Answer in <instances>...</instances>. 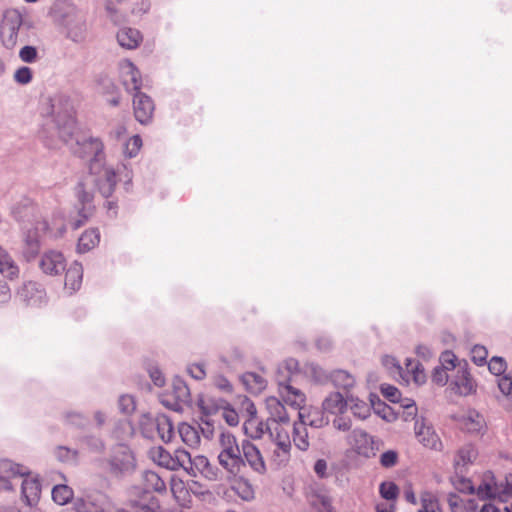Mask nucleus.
<instances>
[{"mask_svg":"<svg viewBox=\"0 0 512 512\" xmlns=\"http://www.w3.org/2000/svg\"><path fill=\"white\" fill-rule=\"evenodd\" d=\"M50 113L58 137L80 158L103 159L104 145L97 137L86 136L76 129L73 104L69 96L57 94L50 99Z\"/></svg>","mask_w":512,"mask_h":512,"instance_id":"1","label":"nucleus"},{"mask_svg":"<svg viewBox=\"0 0 512 512\" xmlns=\"http://www.w3.org/2000/svg\"><path fill=\"white\" fill-rule=\"evenodd\" d=\"M11 214L16 221L22 224L24 231L23 256L27 261L33 260L40 250V237L48 232V223L39 215L37 206L29 198L16 203Z\"/></svg>","mask_w":512,"mask_h":512,"instance_id":"2","label":"nucleus"},{"mask_svg":"<svg viewBox=\"0 0 512 512\" xmlns=\"http://www.w3.org/2000/svg\"><path fill=\"white\" fill-rule=\"evenodd\" d=\"M89 170L99 193L105 198L113 194L117 182H123L126 191L131 188L133 176L128 164L122 163L113 168L106 164L105 157L101 160L97 158L90 160Z\"/></svg>","mask_w":512,"mask_h":512,"instance_id":"3","label":"nucleus"},{"mask_svg":"<svg viewBox=\"0 0 512 512\" xmlns=\"http://www.w3.org/2000/svg\"><path fill=\"white\" fill-rule=\"evenodd\" d=\"M55 17L66 30V36L75 43L85 40L87 27L83 13L71 2L59 1L53 7Z\"/></svg>","mask_w":512,"mask_h":512,"instance_id":"4","label":"nucleus"},{"mask_svg":"<svg viewBox=\"0 0 512 512\" xmlns=\"http://www.w3.org/2000/svg\"><path fill=\"white\" fill-rule=\"evenodd\" d=\"M220 452L218 454L219 464L232 475H237L245 467L242 457L241 445L236 437L229 431H223L219 435Z\"/></svg>","mask_w":512,"mask_h":512,"instance_id":"5","label":"nucleus"},{"mask_svg":"<svg viewBox=\"0 0 512 512\" xmlns=\"http://www.w3.org/2000/svg\"><path fill=\"white\" fill-rule=\"evenodd\" d=\"M456 488L462 493H476L480 499L496 498L497 495H500V486L496 483L495 477L490 471L484 474L482 482L477 488L474 487L471 480L465 478L457 481Z\"/></svg>","mask_w":512,"mask_h":512,"instance_id":"6","label":"nucleus"},{"mask_svg":"<svg viewBox=\"0 0 512 512\" xmlns=\"http://www.w3.org/2000/svg\"><path fill=\"white\" fill-rule=\"evenodd\" d=\"M76 194L78 201L75 206L76 215H71L69 219V225L74 230L83 226L94 212L93 195L84 189L82 183L76 186Z\"/></svg>","mask_w":512,"mask_h":512,"instance_id":"7","label":"nucleus"},{"mask_svg":"<svg viewBox=\"0 0 512 512\" xmlns=\"http://www.w3.org/2000/svg\"><path fill=\"white\" fill-rule=\"evenodd\" d=\"M186 457L184 458L183 468L189 475L196 477L198 474L203 475L208 480H216L218 478L217 468L212 466L207 457L204 455L192 456L188 451L184 450Z\"/></svg>","mask_w":512,"mask_h":512,"instance_id":"8","label":"nucleus"},{"mask_svg":"<svg viewBox=\"0 0 512 512\" xmlns=\"http://www.w3.org/2000/svg\"><path fill=\"white\" fill-rule=\"evenodd\" d=\"M109 466L111 473L116 476L131 473L135 469V458L130 448L123 444L115 446Z\"/></svg>","mask_w":512,"mask_h":512,"instance_id":"9","label":"nucleus"},{"mask_svg":"<svg viewBox=\"0 0 512 512\" xmlns=\"http://www.w3.org/2000/svg\"><path fill=\"white\" fill-rule=\"evenodd\" d=\"M109 500L105 494L94 493L76 499L72 509L61 512H109Z\"/></svg>","mask_w":512,"mask_h":512,"instance_id":"10","label":"nucleus"},{"mask_svg":"<svg viewBox=\"0 0 512 512\" xmlns=\"http://www.w3.org/2000/svg\"><path fill=\"white\" fill-rule=\"evenodd\" d=\"M150 459L157 465L164 467L168 470L175 471L181 468L186 455L184 449L175 450L174 455H171L166 449L161 446L152 447L149 450Z\"/></svg>","mask_w":512,"mask_h":512,"instance_id":"11","label":"nucleus"},{"mask_svg":"<svg viewBox=\"0 0 512 512\" xmlns=\"http://www.w3.org/2000/svg\"><path fill=\"white\" fill-rule=\"evenodd\" d=\"M347 442L358 455L366 458L374 456L377 450L374 438L362 429L352 430Z\"/></svg>","mask_w":512,"mask_h":512,"instance_id":"12","label":"nucleus"},{"mask_svg":"<svg viewBox=\"0 0 512 512\" xmlns=\"http://www.w3.org/2000/svg\"><path fill=\"white\" fill-rule=\"evenodd\" d=\"M415 436L418 441L426 448L439 451L442 448V442L435 432L434 428L427 424L424 418L416 419L414 425Z\"/></svg>","mask_w":512,"mask_h":512,"instance_id":"13","label":"nucleus"},{"mask_svg":"<svg viewBox=\"0 0 512 512\" xmlns=\"http://www.w3.org/2000/svg\"><path fill=\"white\" fill-rule=\"evenodd\" d=\"M18 296L26 305L38 307L45 302L46 292L40 284L29 281L23 284Z\"/></svg>","mask_w":512,"mask_h":512,"instance_id":"14","label":"nucleus"},{"mask_svg":"<svg viewBox=\"0 0 512 512\" xmlns=\"http://www.w3.org/2000/svg\"><path fill=\"white\" fill-rule=\"evenodd\" d=\"M241 449L245 464L247 463L256 473L264 474L266 472V465L257 446L249 440H243Z\"/></svg>","mask_w":512,"mask_h":512,"instance_id":"15","label":"nucleus"},{"mask_svg":"<svg viewBox=\"0 0 512 512\" xmlns=\"http://www.w3.org/2000/svg\"><path fill=\"white\" fill-rule=\"evenodd\" d=\"M39 267L47 275H58L65 270L66 260L61 252L50 250L42 255Z\"/></svg>","mask_w":512,"mask_h":512,"instance_id":"16","label":"nucleus"},{"mask_svg":"<svg viewBox=\"0 0 512 512\" xmlns=\"http://www.w3.org/2000/svg\"><path fill=\"white\" fill-rule=\"evenodd\" d=\"M133 108L136 120L141 124L150 122L154 112V103L150 96L138 91L134 94Z\"/></svg>","mask_w":512,"mask_h":512,"instance_id":"17","label":"nucleus"},{"mask_svg":"<svg viewBox=\"0 0 512 512\" xmlns=\"http://www.w3.org/2000/svg\"><path fill=\"white\" fill-rule=\"evenodd\" d=\"M120 71L123 85L129 92L140 91L142 79L137 67L129 60H124L120 64Z\"/></svg>","mask_w":512,"mask_h":512,"instance_id":"18","label":"nucleus"},{"mask_svg":"<svg viewBox=\"0 0 512 512\" xmlns=\"http://www.w3.org/2000/svg\"><path fill=\"white\" fill-rule=\"evenodd\" d=\"M453 390L459 395H469L475 390V383L466 368V365H458L456 374L451 377Z\"/></svg>","mask_w":512,"mask_h":512,"instance_id":"19","label":"nucleus"},{"mask_svg":"<svg viewBox=\"0 0 512 512\" xmlns=\"http://www.w3.org/2000/svg\"><path fill=\"white\" fill-rule=\"evenodd\" d=\"M299 372V363L294 358H288L278 365L276 371V382L278 384V388H283L284 386H292L291 382L293 377H295Z\"/></svg>","mask_w":512,"mask_h":512,"instance_id":"20","label":"nucleus"},{"mask_svg":"<svg viewBox=\"0 0 512 512\" xmlns=\"http://www.w3.org/2000/svg\"><path fill=\"white\" fill-rule=\"evenodd\" d=\"M266 409L268 411V418L266 422H274L276 424H286L289 426L290 416L284 404L276 397H269L266 399Z\"/></svg>","mask_w":512,"mask_h":512,"instance_id":"21","label":"nucleus"},{"mask_svg":"<svg viewBox=\"0 0 512 512\" xmlns=\"http://www.w3.org/2000/svg\"><path fill=\"white\" fill-rule=\"evenodd\" d=\"M29 469L21 464L11 460L4 459L0 461V481L5 483L7 489H12V485L8 484L6 479L10 477H23L29 475Z\"/></svg>","mask_w":512,"mask_h":512,"instance_id":"22","label":"nucleus"},{"mask_svg":"<svg viewBox=\"0 0 512 512\" xmlns=\"http://www.w3.org/2000/svg\"><path fill=\"white\" fill-rule=\"evenodd\" d=\"M41 494V486L36 478H25L21 484L22 501L29 507H34Z\"/></svg>","mask_w":512,"mask_h":512,"instance_id":"23","label":"nucleus"},{"mask_svg":"<svg viewBox=\"0 0 512 512\" xmlns=\"http://www.w3.org/2000/svg\"><path fill=\"white\" fill-rule=\"evenodd\" d=\"M299 421L293 424V443L296 448L301 451H307L309 449V440L307 432V422L304 420V414L298 412Z\"/></svg>","mask_w":512,"mask_h":512,"instance_id":"24","label":"nucleus"},{"mask_svg":"<svg viewBox=\"0 0 512 512\" xmlns=\"http://www.w3.org/2000/svg\"><path fill=\"white\" fill-rule=\"evenodd\" d=\"M348 407L347 398L340 392H332L322 402V408L325 412H328L333 415H341L343 414Z\"/></svg>","mask_w":512,"mask_h":512,"instance_id":"25","label":"nucleus"},{"mask_svg":"<svg viewBox=\"0 0 512 512\" xmlns=\"http://www.w3.org/2000/svg\"><path fill=\"white\" fill-rule=\"evenodd\" d=\"M82 278V265L78 262L72 263L65 274V289L68 290L70 294L74 293L81 287Z\"/></svg>","mask_w":512,"mask_h":512,"instance_id":"26","label":"nucleus"},{"mask_svg":"<svg viewBox=\"0 0 512 512\" xmlns=\"http://www.w3.org/2000/svg\"><path fill=\"white\" fill-rule=\"evenodd\" d=\"M279 393L282 400L294 409H301L306 401L305 394L294 386H284Z\"/></svg>","mask_w":512,"mask_h":512,"instance_id":"27","label":"nucleus"},{"mask_svg":"<svg viewBox=\"0 0 512 512\" xmlns=\"http://www.w3.org/2000/svg\"><path fill=\"white\" fill-rule=\"evenodd\" d=\"M19 267L11 255L0 246V273L9 280H14L19 276Z\"/></svg>","mask_w":512,"mask_h":512,"instance_id":"28","label":"nucleus"},{"mask_svg":"<svg viewBox=\"0 0 512 512\" xmlns=\"http://www.w3.org/2000/svg\"><path fill=\"white\" fill-rule=\"evenodd\" d=\"M142 40L141 33L137 29L122 28L117 33L118 43L127 49L136 48Z\"/></svg>","mask_w":512,"mask_h":512,"instance_id":"29","label":"nucleus"},{"mask_svg":"<svg viewBox=\"0 0 512 512\" xmlns=\"http://www.w3.org/2000/svg\"><path fill=\"white\" fill-rule=\"evenodd\" d=\"M241 382L246 387L247 391L252 394H259L267 386L266 379L255 372L244 373L241 376Z\"/></svg>","mask_w":512,"mask_h":512,"instance_id":"30","label":"nucleus"},{"mask_svg":"<svg viewBox=\"0 0 512 512\" xmlns=\"http://www.w3.org/2000/svg\"><path fill=\"white\" fill-rule=\"evenodd\" d=\"M134 507L137 512H159L160 504L157 497L150 491H144L142 495L134 501Z\"/></svg>","mask_w":512,"mask_h":512,"instance_id":"31","label":"nucleus"},{"mask_svg":"<svg viewBox=\"0 0 512 512\" xmlns=\"http://www.w3.org/2000/svg\"><path fill=\"white\" fill-rule=\"evenodd\" d=\"M179 435L182 441L190 448H197L201 438L198 429L190 424L181 423L178 427Z\"/></svg>","mask_w":512,"mask_h":512,"instance_id":"32","label":"nucleus"},{"mask_svg":"<svg viewBox=\"0 0 512 512\" xmlns=\"http://www.w3.org/2000/svg\"><path fill=\"white\" fill-rule=\"evenodd\" d=\"M335 387L349 390L355 385V377L346 370L337 369L330 372V379Z\"/></svg>","mask_w":512,"mask_h":512,"instance_id":"33","label":"nucleus"},{"mask_svg":"<svg viewBox=\"0 0 512 512\" xmlns=\"http://www.w3.org/2000/svg\"><path fill=\"white\" fill-rule=\"evenodd\" d=\"M99 241L100 233L98 229L86 230L78 240L77 251L79 253H86L98 245Z\"/></svg>","mask_w":512,"mask_h":512,"instance_id":"34","label":"nucleus"},{"mask_svg":"<svg viewBox=\"0 0 512 512\" xmlns=\"http://www.w3.org/2000/svg\"><path fill=\"white\" fill-rule=\"evenodd\" d=\"M476 457L477 450L474 448V446L471 444L464 445L462 448L459 449L458 454L455 458L456 470L462 473L463 468L466 465L473 463Z\"/></svg>","mask_w":512,"mask_h":512,"instance_id":"35","label":"nucleus"},{"mask_svg":"<svg viewBox=\"0 0 512 512\" xmlns=\"http://www.w3.org/2000/svg\"><path fill=\"white\" fill-rule=\"evenodd\" d=\"M418 512H441L438 502L431 496L422 497V508ZM480 512H500V508L494 504L486 503Z\"/></svg>","mask_w":512,"mask_h":512,"instance_id":"36","label":"nucleus"},{"mask_svg":"<svg viewBox=\"0 0 512 512\" xmlns=\"http://www.w3.org/2000/svg\"><path fill=\"white\" fill-rule=\"evenodd\" d=\"M143 481L145 485V491L153 490L158 493L166 491L165 481L154 471H145L143 473Z\"/></svg>","mask_w":512,"mask_h":512,"instance_id":"37","label":"nucleus"},{"mask_svg":"<svg viewBox=\"0 0 512 512\" xmlns=\"http://www.w3.org/2000/svg\"><path fill=\"white\" fill-rule=\"evenodd\" d=\"M304 374L316 383L324 384L329 382L330 372L315 363H307L303 367Z\"/></svg>","mask_w":512,"mask_h":512,"instance_id":"38","label":"nucleus"},{"mask_svg":"<svg viewBox=\"0 0 512 512\" xmlns=\"http://www.w3.org/2000/svg\"><path fill=\"white\" fill-rule=\"evenodd\" d=\"M22 25V15L17 9H7L3 12L0 28L18 30Z\"/></svg>","mask_w":512,"mask_h":512,"instance_id":"39","label":"nucleus"},{"mask_svg":"<svg viewBox=\"0 0 512 512\" xmlns=\"http://www.w3.org/2000/svg\"><path fill=\"white\" fill-rule=\"evenodd\" d=\"M348 405L353 415L358 417L359 419H366L371 414V408L368 403L363 400H360L357 397L350 396L347 397Z\"/></svg>","mask_w":512,"mask_h":512,"instance_id":"40","label":"nucleus"},{"mask_svg":"<svg viewBox=\"0 0 512 512\" xmlns=\"http://www.w3.org/2000/svg\"><path fill=\"white\" fill-rule=\"evenodd\" d=\"M172 395L177 404H188L191 401L190 390L187 384L179 378L173 381Z\"/></svg>","mask_w":512,"mask_h":512,"instance_id":"41","label":"nucleus"},{"mask_svg":"<svg viewBox=\"0 0 512 512\" xmlns=\"http://www.w3.org/2000/svg\"><path fill=\"white\" fill-rule=\"evenodd\" d=\"M52 499L59 505L67 504L73 498V490L66 484H56L51 491Z\"/></svg>","mask_w":512,"mask_h":512,"instance_id":"42","label":"nucleus"},{"mask_svg":"<svg viewBox=\"0 0 512 512\" xmlns=\"http://www.w3.org/2000/svg\"><path fill=\"white\" fill-rule=\"evenodd\" d=\"M79 442L83 449L92 453H100L105 448L103 440L99 436L93 434L83 436L80 438Z\"/></svg>","mask_w":512,"mask_h":512,"instance_id":"43","label":"nucleus"},{"mask_svg":"<svg viewBox=\"0 0 512 512\" xmlns=\"http://www.w3.org/2000/svg\"><path fill=\"white\" fill-rule=\"evenodd\" d=\"M65 423L76 428H84L89 423V418L79 411H67L64 414Z\"/></svg>","mask_w":512,"mask_h":512,"instance_id":"44","label":"nucleus"},{"mask_svg":"<svg viewBox=\"0 0 512 512\" xmlns=\"http://www.w3.org/2000/svg\"><path fill=\"white\" fill-rule=\"evenodd\" d=\"M157 430L161 439L168 443L173 438V426L169 418L163 416L157 419Z\"/></svg>","mask_w":512,"mask_h":512,"instance_id":"45","label":"nucleus"},{"mask_svg":"<svg viewBox=\"0 0 512 512\" xmlns=\"http://www.w3.org/2000/svg\"><path fill=\"white\" fill-rule=\"evenodd\" d=\"M265 429L269 437L275 442L282 440V437L289 436V432L283 426L285 424H276L274 422H266Z\"/></svg>","mask_w":512,"mask_h":512,"instance_id":"46","label":"nucleus"},{"mask_svg":"<svg viewBox=\"0 0 512 512\" xmlns=\"http://www.w3.org/2000/svg\"><path fill=\"white\" fill-rule=\"evenodd\" d=\"M142 146V140L140 138V136L138 135H135L133 137H131L125 144H124V155L128 158H133L135 157L140 148Z\"/></svg>","mask_w":512,"mask_h":512,"instance_id":"47","label":"nucleus"},{"mask_svg":"<svg viewBox=\"0 0 512 512\" xmlns=\"http://www.w3.org/2000/svg\"><path fill=\"white\" fill-rule=\"evenodd\" d=\"M118 408L121 413L130 415L135 411L136 402L132 395L124 394L118 399Z\"/></svg>","mask_w":512,"mask_h":512,"instance_id":"48","label":"nucleus"},{"mask_svg":"<svg viewBox=\"0 0 512 512\" xmlns=\"http://www.w3.org/2000/svg\"><path fill=\"white\" fill-rule=\"evenodd\" d=\"M380 495L386 500H395L398 496L399 489L393 482H383L379 487Z\"/></svg>","mask_w":512,"mask_h":512,"instance_id":"49","label":"nucleus"},{"mask_svg":"<svg viewBox=\"0 0 512 512\" xmlns=\"http://www.w3.org/2000/svg\"><path fill=\"white\" fill-rule=\"evenodd\" d=\"M440 367H443L446 371L457 370V357L452 351H444L439 357Z\"/></svg>","mask_w":512,"mask_h":512,"instance_id":"50","label":"nucleus"},{"mask_svg":"<svg viewBox=\"0 0 512 512\" xmlns=\"http://www.w3.org/2000/svg\"><path fill=\"white\" fill-rule=\"evenodd\" d=\"M221 362H223L228 367H234L238 364H241L244 360V354L243 352L238 349L234 348L231 350L229 356H220Z\"/></svg>","mask_w":512,"mask_h":512,"instance_id":"51","label":"nucleus"},{"mask_svg":"<svg viewBox=\"0 0 512 512\" xmlns=\"http://www.w3.org/2000/svg\"><path fill=\"white\" fill-rule=\"evenodd\" d=\"M0 37L3 45L11 49L15 46L18 37V30L0 28Z\"/></svg>","mask_w":512,"mask_h":512,"instance_id":"52","label":"nucleus"},{"mask_svg":"<svg viewBox=\"0 0 512 512\" xmlns=\"http://www.w3.org/2000/svg\"><path fill=\"white\" fill-rule=\"evenodd\" d=\"M55 457L61 462L73 461L77 457V451L66 446H59L55 449Z\"/></svg>","mask_w":512,"mask_h":512,"instance_id":"53","label":"nucleus"},{"mask_svg":"<svg viewBox=\"0 0 512 512\" xmlns=\"http://www.w3.org/2000/svg\"><path fill=\"white\" fill-rule=\"evenodd\" d=\"M487 356L488 351L484 346L475 345L471 349V359L478 366H482L486 363Z\"/></svg>","mask_w":512,"mask_h":512,"instance_id":"54","label":"nucleus"},{"mask_svg":"<svg viewBox=\"0 0 512 512\" xmlns=\"http://www.w3.org/2000/svg\"><path fill=\"white\" fill-rule=\"evenodd\" d=\"M381 393L390 402L396 403L401 401V393L395 386L382 384Z\"/></svg>","mask_w":512,"mask_h":512,"instance_id":"55","label":"nucleus"},{"mask_svg":"<svg viewBox=\"0 0 512 512\" xmlns=\"http://www.w3.org/2000/svg\"><path fill=\"white\" fill-rule=\"evenodd\" d=\"M188 374L195 380H203L206 377L204 363H193L187 366Z\"/></svg>","mask_w":512,"mask_h":512,"instance_id":"56","label":"nucleus"},{"mask_svg":"<svg viewBox=\"0 0 512 512\" xmlns=\"http://www.w3.org/2000/svg\"><path fill=\"white\" fill-rule=\"evenodd\" d=\"M38 56L37 49L34 46L26 45L19 51V57L23 62L33 63Z\"/></svg>","mask_w":512,"mask_h":512,"instance_id":"57","label":"nucleus"},{"mask_svg":"<svg viewBox=\"0 0 512 512\" xmlns=\"http://www.w3.org/2000/svg\"><path fill=\"white\" fill-rule=\"evenodd\" d=\"M489 371L497 376H500L506 369V362L501 357H493L488 363Z\"/></svg>","mask_w":512,"mask_h":512,"instance_id":"58","label":"nucleus"},{"mask_svg":"<svg viewBox=\"0 0 512 512\" xmlns=\"http://www.w3.org/2000/svg\"><path fill=\"white\" fill-rule=\"evenodd\" d=\"M14 79L20 84H28L32 79V71L29 67L23 66L16 70Z\"/></svg>","mask_w":512,"mask_h":512,"instance_id":"59","label":"nucleus"},{"mask_svg":"<svg viewBox=\"0 0 512 512\" xmlns=\"http://www.w3.org/2000/svg\"><path fill=\"white\" fill-rule=\"evenodd\" d=\"M304 420L307 422V425L313 428H321L328 424V419L324 418L323 415H320L318 412L314 415H304Z\"/></svg>","mask_w":512,"mask_h":512,"instance_id":"60","label":"nucleus"},{"mask_svg":"<svg viewBox=\"0 0 512 512\" xmlns=\"http://www.w3.org/2000/svg\"><path fill=\"white\" fill-rule=\"evenodd\" d=\"M449 379L448 371H446L443 367L437 366L434 368L432 373V380L434 383L444 386Z\"/></svg>","mask_w":512,"mask_h":512,"instance_id":"61","label":"nucleus"},{"mask_svg":"<svg viewBox=\"0 0 512 512\" xmlns=\"http://www.w3.org/2000/svg\"><path fill=\"white\" fill-rule=\"evenodd\" d=\"M236 490L243 500L249 501L254 497V491L247 481L238 483Z\"/></svg>","mask_w":512,"mask_h":512,"instance_id":"62","label":"nucleus"},{"mask_svg":"<svg viewBox=\"0 0 512 512\" xmlns=\"http://www.w3.org/2000/svg\"><path fill=\"white\" fill-rule=\"evenodd\" d=\"M398 455L393 450L384 452L380 457V463L383 467L390 468L397 463Z\"/></svg>","mask_w":512,"mask_h":512,"instance_id":"63","label":"nucleus"},{"mask_svg":"<svg viewBox=\"0 0 512 512\" xmlns=\"http://www.w3.org/2000/svg\"><path fill=\"white\" fill-rule=\"evenodd\" d=\"M498 387L504 395L512 394V375L505 374L498 380Z\"/></svg>","mask_w":512,"mask_h":512,"instance_id":"64","label":"nucleus"}]
</instances>
